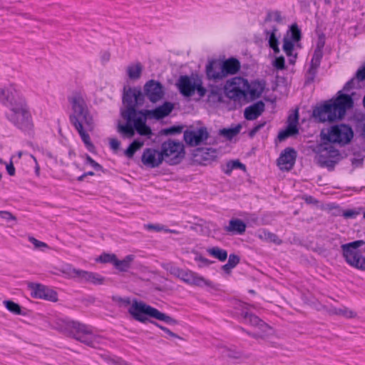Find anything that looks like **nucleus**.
<instances>
[{
    "mask_svg": "<svg viewBox=\"0 0 365 365\" xmlns=\"http://www.w3.org/2000/svg\"><path fill=\"white\" fill-rule=\"evenodd\" d=\"M143 93L140 90L124 88L123 101L126 108L121 110V116L125 123L118 122L117 126L118 132L124 138H133L135 130L140 135L150 137L152 135L150 128L145 125V118L142 115L140 110L137 111L135 108L143 103Z\"/></svg>",
    "mask_w": 365,
    "mask_h": 365,
    "instance_id": "obj_1",
    "label": "nucleus"
},
{
    "mask_svg": "<svg viewBox=\"0 0 365 365\" xmlns=\"http://www.w3.org/2000/svg\"><path fill=\"white\" fill-rule=\"evenodd\" d=\"M113 300L120 306H129L128 312L133 319L139 322L147 323L149 321V318H153L165 322L169 324L175 325L178 324L176 319L160 312L143 301L134 299L131 302L129 298H122L120 297H113Z\"/></svg>",
    "mask_w": 365,
    "mask_h": 365,
    "instance_id": "obj_2",
    "label": "nucleus"
},
{
    "mask_svg": "<svg viewBox=\"0 0 365 365\" xmlns=\"http://www.w3.org/2000/svg\"><path fill=\"white\" fill-rule=\"evenodd\" d=\"M353 106V100L349 95L339 93L335 99L327 101L313 111V117L319 122H333L341 119L347 109Z\"/></svg>",
    "mask_w": 365,
    "mask_h": 365,
    "instance_id": "obj_3",
    "label": "nucleus"
},
{
    "mask_svg": "<svg viewBox=\"0 0 365 365\" xmlns=\"http://www.w3.org/2000/svg\"><path fill=\"white\" fill-rule=\"evenodd\" d=\"M58 329L64 334L72 337L89 346L95 347L101 344L102 337L95 334L92 329L87 325L78 322L62 321L59 324Z\"/></svg>",
    "mask_w": 365,
    "mask_h": 365,
    "instance_id": "obj_4",
    "label": "nucleus"
},
{
    "mask_svg": "<svg viewBox=\"0 0 365 365\" xmlns=\"http://www.w3.org/2000/svg\"><path fill=\"white\" fill-rule=\"evenodd\" d=\"M6 118L11 123L22 130H30L33 128L32 118L26 101L20 96L11 98Z\"/></svg>",
    "mask_w": 365,
    "mask_h": 365,
    "instance_id": "obj_5",
    "label": "nucleus"
},
{
    "mask_svg": "<svg viewBox=\"0 0 365 365\" xmlns=\"http://www.w3.org/2000/svg\"><path fill=\"white\" fill-rule=\"evenodd\" d=\"M365 245L362 240L344 244L341 246L342 256L346 262L356 269L365 272V257L359 248Z\"/></svg>",
    "mask_w": 365,
    "mask_h": 365,
    "instance_id": "obj_6",
    "label": "nucleus"
},
{
    "mask_svg": "<svg viewBox=\"0 0 365 365\" xmlns=\"http://www.w3.org/2000/svg\"><path fill=\"white\" fill-rule=\"evenodd\" d=\"M60 272L67 278L76 279L81 282L101 285L105 282V278L101 274L83 269H80L67 264L60 269Z\"/></svg>",
    "mask_w": 365,
    "mask_h": 365,
    "instance_id": "obj_7",
    "label": "nucleus"
},
{
    "mask_svg": "<svg viewBox=\"0 0 365 365\" xmlns=\"http://www.w3.org/2000/svg\"><path fill=\"white\" fill-rule=\"evenodd\" d=\"M71 123L78 131L87 148L89 150H93L94 145L91 140L88 133H87L88 131H93L95 127L92 114L88 113L83 116H80L71 120Z\"/></svg>",
    "mask_w": 365,
    "mask_h": 365,
    "instance_id": "obj_8",
    "label": "nucleus"
},
{
    "mask_svg": "<svg viewBox=\"0 0 365 365\" xmlns=\"http://www.w3.org/2000/svg\"><path fill=\"white\" fill-rule=\"evenodd\" d=\"M177 86L181 94L185 97H190L197 91L200 97H204L207 90L202 86V80L197 76H182L180 77Z\"/></svg>",
    "mask_w": 365,
    "mask_h": 365,
    "instance_id": "obj_9",
    "label": "nucleus"
},
{
    "mask_svg": "<svg viewBox=\"0 0 365 365\" xmlns=\"http://www.w3.org/2000/svg\"><path fill=\"white\" fill-rule=\"evenodd\" d=\"M249 88L248 81L241 77H234L228 80L225 85V92L229 98L240 101L247 98Z\"/></svg>",
    "mask_w": 365,
    "mask_h": 365,
    "instance_id": "obj_10",
    "label": "nucleus"
},
{
    "mask_svg": "<svg viewBox=\"0 0 365 365\" xmlns=\"http://www.w3.org/2000/svg\"><path fill=\"white\" fill-rule=\"evenodd\" d=\"M323 140L341 145L349 143L354 136L352 129L344 124L332 126L327 134L321 133Z\"/></svg>",
    "mask_w": 365,
    "mask_h": 365,
    "instance_id": "obj_11",
    "label": "nucleus"
},
{
    "mask_svg": "<svg viewBox=\"0 0 365 365\" xmlns=\"http://www.w3.org/2000/svg\"><path fill=\"white\" fill-rule=\"evenodd\" d=\"M160 151L163 160L171 165L178 163L184 156L182 143L172 140L164 142Z\"/></svg>",
    "mask_w": 365,
    "mask_h": 365,
    "instance_id": "obj_12",
    "label": "nucleus"
},
{
    "mask_svg": "<svg viewBox=\"0 0 365 365\" xmlns=\"http://www.w3.org/2000/svg\"><path fill=\"white\" fill-rule=\"evenodd\" d=\"M324 140L322 143L317 145L314 148L316 153L315 159L321 166L329 167L332 164L330 158L335 157L338 154V151L334 148L331 142L327 140Z\"/></svg>",
    "mask_w": 365,
    "mask_h": 365,
    "instance_id": "obj_13",
    "label": "nucleus"
},
{
    "mask_svg": "<svg viewBox=\"0 0 365 365\" xmlns=\"http://www.w3.org/2000/svg\"><path fill=\"white\" fill-rule=\"evenodd\" d=\"M68 102L72 110L69 116L70 121L91 113L86 102L85 96L81 92H73L68 97Z\"/></svg>",
    "mask_w": 365,
    "mask_h": 365,
    "instance_id": "obj_14",
    "label": "nucleus"
},
{
    "mask_svg": "<svg viewBox=\"0 0 365 365\" xmlns=\"http://www.w3.org/2000/svg\"><path fill=\"white\" fill-rule=\"evenodd\" d=\"M325 39L326 38L324 34H319L317 46L311 61L310 68L308 71V74L312 79L314 78L317 70L320 65L321 59L323 56V48L325 45Z\"/></svg>",
    "mask_w": 365,
    "mask_h": 365,
    "instance_id": "obj_15",
    "label": "nucleus"
},
{
    "mask_svg": "<svg viewBox=\"0 0 365 365\" xmlns=\"http://www.w3.org/2000/svg\"><path fill=\"white\" fill-rule=\"evenodd\" d=\"M208 137L209 133L205 127H200L184 132V140L186 143L190 146L199 145L206 140Z\"/></svg>",
    "mask_w": 365,
    "mask_h": 365,
    "instance_id": "obj_16",
    "label": "nucleus"
},
{
    "mask_svg": "<svg viewBox=\"0 0 365 365\" xmlns=\"http://www.w3.org/2000/svg\"><path fill=\"white\" fill-rule=\"evenodd\" d=\"M144 95L150 102L157 103L163 98L165 93L160 82L150 80L144 86Z\"/></svg>",
    "mask_w": 365,
    "mask_h": 365,
    "instance_id": "obj_17",
    "label": "nucleus"
},
{
    "mask_svg": "<svg viewBox=\"0 0 365 365\" xmlns=\"http://www.w3.org/2000/svg\"><path fill=\"white\" fill-rule=\"evenodd\" d=\"M29 287L31 292V296L38 299H44L53 302L58 301L57 293L43 285L40 284H30Z\"/></svg>",
    "mask_w": 365,
    "mask_h": 365,
    "instance_id": "obj_18",
    "label": "nucleus"
},
{
    "mask_svg": "<svg viewBox=\"0 0 365 365\" xmlns=\"http://www.w3.org/2000/svg\"><path fill=\"white\" fill-rule=\"evenodd\" d=\"M163 160L161 151L153 148L145 149L141 156L143 164L150 168L159 167Z\"/></svg>",
    "mask_w": 365,
    "mask_h": 365,
    "instance_id": "obj_19",
    "label": "nucleus"
},
{
    "mask_svg": "<svg viewBox=\"0 0 365 365\" xmlns=\"http://www.w3.org/2000/svg\"><path fill=\"white\" fill-rule=\"evenodd\" d=\"M180 279L190 285L197 287L207 286L213 287V284L211 281L204 278L198 274L188 269H182Z\"/></svg>",
    "mask_w": 365,
    "mask_h": 365,
    "instance_id": "obj_20",
    "label": "nucleus"
},
{
    "mask_svg": "<svg viewBox=\"0 0 365 365\" xmlns=\"http://www.w3.org/2000/svg\"><path fill=\"white\" fill-rule=\"evenodd\" d=\"M173 108L174 106L172 103L165 102L162 106L157 107L155 109L142 110H140V113L145 118V121L148 118L160 120L168 116L172 112Z\"/></svg>",
    "mask_w": 365,
    "mask_h": 365,
    "instance_id": "obj_21",
    "label": "nucleus"
},
{
    "mask_svg": "<svg viewBox=\"0 0 365 365\" xmlns=\"http://www.w3.org/2000/svg\"><path fill=\"white\" fill-rule=\"evenodd\" d=\"M296 152L293 148H287L281 153L277 160L280 170L289 171L294 165Z\"/></svg>",
    "mask_w": 365,
    "mask_h": 365,
    "instance_id": "obj_22",
    "label": "nucleus"
},
{
    "mask_svg": "<svg viewBox=\"0 0 365 365\" xmlns=\"http://www.w3.org/2000/svg\"><path fill=\"white\" fill-rule=\"evenodd\" d=\"M206 75L209 80L215 81L222 80L225 78L220 61H211L206 65Z\"/></svg>",
    "mask_w": 365,
    "mask_h": 365,
    "instance_id": "obj_23",
    "label": "nucleus"
},
{
    "mask_svg": "<svg viewBox=\"0 0 365 365\" xmlns=\"http://www.w3.org/2000/svg\"><path fill=\"white\" fill-rule=\"evenodd\" d=\"M278 32V28L275 25L265 26L264 35L266 39L268 41L269 46L273 50L275 54L279 53L280 50L279 48V40L277 37V33Z\"/></svg>",
    "mask_w": 365,
    "mask_h": 365,
    "instance_id": "obj_24",
    "label": "nucleus"
},
{
    "mask_svg": "<svg viewBox=\"0 0 365 365\" xmlns=\"http://www.w3.org/2000/svg\"><path fill=\"white\" fill-rule=\"evenodd\" d=\"M298 123V113L291 115L288 118V125L286 130L281 131L278 135L280 141L285 140L287 137L295 135L298 133L297 125Z\"/></svg>",
    "mask_w": 365,
    "mask_h": 365,
    "instance_id": "obj_25",
    "label": "nucleus"
},
{
    "mask_svg": "<svg viewBox=\"0 0 365 365\" xmlns=\"http://www.w3.org/2000/svg\"><path fill=\"white\" fill-rule=\"evenodd\" d=\"M325 309L329 315L332 316L344 317L346 319H354L357 317V313L355 311L344 306L336 307L333 305H329L326 307Z\"/></svg>",
    "mask_w": 365,
    "mask_h": 365,
    "instance_id": "obj_26",
    "label": "nucleus"
},
{
    "mask_svg": "<svg viewBox=\"0 0 365 365\" xmlns=\"http://www.w3.org/2000/svg\"><path fill=\"white\" fill-rule=\"evenodd\" d=\"M264 108L265 105L262 101H257L245 109V118L248 120H254L262 115Z\"/></svg>",
    "mask_w": 365,
    "mask_h": 365,
    "instance_id": "obj_27",
    "label": "nucleus"
},
{
    "mask_svg": "<svg viewBox=\"0 0 365 365\" xmlns=\"http://www.w3.org/2000/svg\"><path fill=\"white\" fill-rule=\"evenodd\" d=\"M221 64L225 77L228 75H234L237 73L240 69V61L234 58L227 59L221 62Z\"/></svg>",
    "mask_w": 365,
    "mask_h": 365,
    "instance_id": "obj_28",
    "label": "nucleus"
},
{
    "mask_svg": "<svg viewBox=\"0 0 365 365\" xmlns=\"http://www.w3.org/2000/svg\"><path fill=\"white\" fill-rule=\"evenodd\" d=\"M194 155L198 161H211L216 158L217 153L212 148H201L195 150Z\"/></svg>",
    "mask_w": 365,
    "mask_h": 365,
    "instance_id": "obj_29",
    "label": "nucleus"
},
{
    "mask_svg": "<svg viewBox=\"0 0 365 365\" xmlns=\"http://www.w3.org/2000/svg\"><path fill=\"white\" fill-rule=\"evenodd\" d=\"M265 83L263 81L252 82L250 85L249 84L247 96L249 95L251 100L258 98L263 93Z\"/></svg>",
    "mask_w": 365,
    "mask_h": 365,
    "instance_id": "obj_30",
    "label": "nucleus"
},
{
    "mask_svg": "<svg viewBox=\"0 0 365 365\" xmlns=\"http://www.w3.org/2000/svg\"><path fill=\"white\" fill-rule=\"evenodd\" d=\"M257 329V331L254 333L247 332V334L256 339H266L273 334L272 328L264 322L260 323Z\"/></svg>",
    "mask_w": 365,
    "mask_h": 365,
    "instance_id": "obj_31",
    "label": "nucleus"
},
{
    "mask_svg": "<svg viewBox=\"0 0 365 365\" xmlns=\"http://www.w3.org/2000/svg\"><path fill=\"white\" fill-rule=\"evenodd\" d=\"M240 306L242 307L241 316L243 319V322L254 327L257 328L259 326L260 323L262 322V321L260 319H259L256 315L248 312L247 311V308H244L245 304H240Z\"/></svg>",
    "mask_w": 365,
    "mask_h": 365,
    "instance_id": "obj_32",
    "label": "nucleus"
},
{
    "mask_svg": "<svg viewBox=\"0 0 365 365\" xmlns=\"http://www.w3.org/2000/svg\"><path fill=\"white\" fill-rule=\"evenodd\" d=\"M246 225L240 219H232L230 220L229 225L225 227L227 232L242 234L245 232Z\"/></svg>",
    "mask_w": 365,
    "mask_h": 365,
    "instance_id": "obj_33",
    "label": "nucleus"
},
{
    "mask_svg": "<svg viewBox=\"0 0 365 365\" xmlns=\"http://www.w3.org/2000/svg\"><path fill=\"white\" fill-rule=\"evenodd\" d=\"M134 259L135 255H127L120 260L116 258L114 267L120 272H128L131 267Z\"/></svg>",
    "mask_w": 365,
    "mask_h": 365,
    "instance_id": "obj_34",
    "label": "nucleus"
},
{
    "mask_svg": "<svg viewBox=\"0 0 365 365\" xmlns=\"http://www.w3.org/2000/svg\"><path fill=\"white\" fill-rule=\"evenodd\" d=\"M294 42L292 41L289 36V34L284 37L282 48L286 55L288 57H290L289 62L291 63H294L297 58V55H293L292 53L294 46Z\"/></svg>",
    "mask_w": 365,
    "mask_h": 365,
    "instance_id": "obj_35",
    "label": "nucleus"
},
{
    "mask_svg": "<svg viewBox=\"0 0 365 365\" xmlns=\"http://www.w3.org/2000/svg\"><path fill=\"white\" fill-rule=\"evenodd\" d=\"M257 237L263 241L272 242L275 245H279L282 243V240L276 234L265 230H260L257 234Z\"/></svg>",
    "mask_w": 365,
    "mask_h": 365,
    "instance_id": "obj_36",
    "label": "nucleus"
},
{
    "mask_svg": "<svg viewBox=\"0 0 365 365\" xmlns=\"http://www.w3.org/2000/svg\"><path fill=\"white\" fill-rule=\"evenodd\" d=\"M143 71V66L140 63L129 65L126 68L128 78L131 80L140 78Z\"/></svg>",
    "mask_w": 365,
    "mask_h": 365,
    "instance_id": "obj_37",
    "label": "nucleus"
},
{
    "mask_svg": "<svg viewBox=\"0 0 365 365\" xmlns=\"http://www.w3.org/2000/svg\"><path fill=\"white\" fill-rule=\"evenodd\" d=\"M207 101L209 103L212 104L220 103L222 101V93L221 88L217 86L211 87L209 90Z\"/></svg>",
    "mask_w": 365,
    "mask_h": 365,
    "instance_id": "obj_38",
    "label": "nucleus"
},
{
    "mask_svg": "<svg viewBox=\"0 0 365 365\" xmlns=\"http://www.w3.org/2000/svg\"><path fill=\"white\" fill-rule=\"evenodd\" d=\"M207 253L220 262H224L227 258V252L219 247H211L207 249Z\"/></svg>",
    "mask_w": 365,
    "mask_h": 365,
    "instance_id": "obj_39",
    "label": "nucleus"
},
{
    "mask_svg": "<svg viewBox=\"0 0 365 365\" xmlns=\"http://www.w3.org/2000/svg\"><path fill=\"white\" fill-rule=\"evenodd\" d=\"M240 262V257L235 255H230L227 262L222 266V269L227 274H230L231 270L235 267Z\"/></svg>",
    "mask_w": 365,
    "mask_h": 365,
    "instance_id": "obj_40",
    "label": "nucleus"
},
{
    "mask_svg": "<svg viewBox=\"0 0 365 365\" xmlns=\"http://www.w3.org/2000/svg\"><path fill=\"white\" fill-rule=\"evenodd\" d=\"M143 145V141L134 140L125 150V155L129 158H133L135 152L140 150Z\"/></svg>",
    "mask_w": 365,
    "mask_h": 365,
    "instance_id": "obj_41",
    "label": "nucleus"
},
{
    "mask_svg": "<svg viewBox=\"0 0 365 365\" xmlns=\"http://www.w3.org/2000/svg\"><path fill=\"white\" fill-rule=\"evenodd\" d=\"M241 128L240 125H237L235 128H224L220 130V134L230 140L240 133Z\"/></svg>",
    "mask_w": 365,
    "mask_h": 365,
    "instance_id": "obj_42",
    "label": "nucleus"
},
{
    "mask_svg": "<svg viewBox=\"0 0 365 365\" xmlns=\"http://www.w3.org/2000/svg\"><path fill=\"white\" fill-rule=\"evenodd\" d=\"M241 169L243 171H246V166L241 163L239 160L230 161L226 165V169L225 173L227 175H230L234 169Z\"/></svg>",
    "mask_w": 365,
    "mask_h": 365,
    "instance_id": "obj_43",
    "label": "nucleus"
},
{
    "mask_svg": "<svg viewBox=\"0 0 365 365\" xmlns=\"http://www.w3.org/2000/svg\"><path fill=\"white\" fill-rule=\"evenodd\" d=\"M282 21V18L281 16L280 12L279 11H273V12H269L267 14V16L264 19V26H269L272 25V21H276L277 23H280Z\"/></svg>",
    "mask_w": 365,
    "mask_h": 365,
    "instance_id": "obj_44",
    "label": "nucleus"
},
{
    "mask_svg": "<svg viewBox=\"0 0 365 365\" xmlns=\"http://www.w3.org/2000/svg\"><path fill=\"white\" fill-rule=\"evenodd\" d=\"M289 34V36L292 41L298 42L301 39V31L297 24H292L290 26L289 31L287 34Z\"/></svg>",
    "mask_w": 365,
    "mask_h": 365,
    "instance_id": "obj_45",
    "label": "nucleus"
},
{
    "mask_svg": "<svg viewBox=\"0 0 365 365\" xmlns=\"http://www.w3.org/2000/svg\"><path fill=\"white\" fill-rule=\"evenodd\" d=\"M116 258L117 257L114 254L104 253L100 255L98 258L96 259V261L101 263H112L114 266Z\"/></svg>",
    "mask_w": 365,
    "mask_h": 365,
    "instance_id": "obj_46",
    "label": "nucleus"
},
{
    "mask_svg": "<svg viewBox=\"0 0 365 365\" xmlns=\"http://www.w3.org/2000/svg\"><path fill=\"white\" fill-rule=\"evenodd\" d=\"M4 304L5 305L6 309L11 312L14 313L16 314H21V307L18 304L14 302L13 301L5 300L4 301Z\"/></svg>",
    "mask_w": 365,
    "mask_h": 365,
    "instance_id": "obj_47",
    "label": "nucleus"
},
{
    "mask_svg": "<svg viewBox=\"0 0 365 365\" xmlns=\"http://www.w3.org/2000/svg\"><path fill=\"white\" fill-rule=\"evenodd\" d=\"M29 240L31 242L36 249L43 250V249L48 248V246L43 242L39 241L34 237H29Z\"/></svg>",
    "mask_w": 365,
    "mask_h": 365,
    "instance_id": "obj_48",
    "label": "nucleus"
},
{
    "mask_svg": "<svg viewBox=\"0 0 365 365\" xmlns=\"http://www.w3.org/2000/svg\"><path fill=\"white\" fill-rule=\"evenodd\" d=\"M227 356L232 359H247V356L242 351L237 350H229Z\"/></svg>",
    "mask_w": 365,
    "mask_h": 365,
    "instance_id": "obj_49",
    "label": "nucleus"
},
{
    "mask_svg": "<svg viewBox=\"0 0 365 365\" xmlns=\"http://www.w3.org/2000/svg\"><path fill=\"white\" fill-rule=\"evenodd\" d=\"M0 218L7 222L16 220V217L9 211H0Z\"/></svg>",
    "mask_w": 365,
    "mask_h": 365,
    "instance_id": "obj_50",
    "label": "nucleus"
},
{
    "mask_svg": "<svg viewBox=\"0 0 365 365\" xmlns=\"http://www.w3.org/2000/svg\"><path fill=\"white\" fill-rule=\"evenodd\" d=\"M273 66L279 70H283L285 68V61L283 56H279L275 58L273 62Z\"/></svg>",
    "mask_w": 365,
    "mask_h": 365,
    "instance_id": "obj_51",
    "label": "nucleus"
},
{
    "mask_svg": "<svg viewBox=\"0 0 365 365\" xmlns=\"http://www.w3.org/2000/svg\"><path fill=\"white\" fill-rule=\"evenodd\" d=\"M148 322H150V323H153L154 324L156 327H158V328H160V329H162L163 331H164L165 333H167L168 335H170L171 337H173V338H177V339H182L181 337H180L178 335H177L176 334H175L174 332L171 331L170 329H168V328L165 327H163L162 325L156 323V322H154L153 321H150L149 320Z\"/></svg>",
    "mask_w": 365,
    "mask_h": 365,
    "instance_id": "obj_52",
    "label": "nucleus"
},
{
    "mask_svg": "<svg viewBox=\"0 0 365 365\" xmlns=\"http://www.w3.org/2000/svg\"><path fill=\"white\" fill-rule=\"evenodd\" d=\"M195 260L200 263L199 267H200L208 266L211 264L210 260H208L207 259H206L205 257H202L201 255H199V254L196 255V256L195 257Z\"/></svg>",
    "mask_w": 365,
    "mask_h": 365,
    "instance_id": "obj_53",
    "label": "nucleus"
},
{
    "mask_svg": "<svg viewBox=\"0 0 365 365\" xmlns=\"http://www.w3.org/2000/svg\"><path fill=\"white\" fill-rule=\"evenodd\" d=\"M86 163L91 165L96 170H102V166L96 163L94 160H93L89 155H86Z\"/></svg>",
    "mask_w": 365,
    "mask_h": 365,
    "instance_id": "obj_54",
    "label": "nucleus"
},
{
    "mask_svg": "<svg viewBox=\"0 0 365 365\" xmlns=\"http://www.w3.org/2000/svg\"><path fill=\"white\" fill-rule=\"evenodd\" d=\"M110 364H112L113 365H128V364L118 358H110L108 357L106 359Z\"/></svg>",
    "mask_w": 365,
    "mask_h": 365,
    "instance_id": "obj_55",
    "label": "nucleus"
},
{
    "mask_svg": "<svg viewBox=\"0 0 365 365\" xmlns=\"http://www.w3.org/2000/svg\"><path fill=\"white\" fill-rule=\"evenodd\" d=\"M110 147L111 149H113L114 151H117L119 149L120 143L118 140L115 138H111L110 139Z\"/></svg>",
    "mask_w": 365,
    "mask_h": 365,
    "instance_id": "obj_56",
    "label": "nucleus"
},
{
    "mask_svg": "<svg viewBox=\"0 0 365 365\" xmlns=\"http://www.w3.org/2000/svg\"><path fill=\"white\" fill-rule=\"evenodd\" d=\"M265 122L260 123L257 124L256 126H255L250 131V136L253 137L262 128H263L265 125Z\"/></svg>",
    "mask_w": 365,
    "mask_h": 365,
    "instance_id": "obj_57",
    "label": "nucleus"
},
{
    "mask_svg": "<svg viewBox=\"0 0 365 365\" xmlns=\"http://www.w3.org/2000/svg\"><path fill=\"white\" fill-rule=\"evenodd\" d=\"M182 131L181 127H171L170 128L165 130V134H175V133H180Z\"/></svg>",
    "mask_w": 365,
    "mask_h": 365,
    "instance_id": "obj_58",
    "label": "nucleus"
},
{
    "mask_svg": "<svg viewBox=\"0 0 365 365\" xmlns=\"http://www.w3.org/2000/svg\"><path fill=\"white\" fill-rule=\"evenodd\" d=\"M358 214H359V212H356V211L352 210H349L344 211V212H343V216H344L345 218H354V217H355Z\"/></svg>",
    "mask_w": 365,
    "mask_h": 365,
    "instance_id": "obj_59",
    "label": "nucleus"
},
{
    "mask_svg": "<svg viewBox=\"0 0 365 365\" xmlns=\"http://www.w3.org/2000/svg\"><path fill=\"white\" fill-rule=\"evenodd\" d=\"M13 158L14 157L11 158L10 163L6 165V170L11 176H14L15 175V168L12 163Z\"/></svg>",
    "mask_w": 365,
    "mask_h": 365,
    "instance_id": "obj_60",
    "label": "nucleus"
},
{
    "mask_svg": "<svg viewBox=\"0 0 365 365\" xmlns=\"http://www.w3.org/2000/svg\"><path fill=\"white\" fill-rule=\"evenodd\" d=\"M182 272V269H180L178 267H171L170 270V272L171 273V274H173V276L178 277L180 279V276H181V272Z\"/></svg>",
    "mask_w": 365,
    "mask_h": 365,
    "instance_id": "obj_61",
    "label": "nucleus"
},
{
    "mask_svg": "<svg viewBox=\"0 0 365 365\" xmlns=\"http://www.w3.org/2000/svg\"><path fill=\"white\" fill-rule=\"evenodd\" d=\"M145 227L149 230H155L156 232H160L163 230V227L159 225L148 224L145 225Z\"/></svg>",
    "mask_w": 365,
    "mask_h": 365,
    "instance_id": "obj_62",
    "label": "nucleus"
},
{
    "mask_svg": "<svg viewBox=\"0 0 365 365\" xmlns=\"http://www.w3.org/2000/svg\"><path fill=\"white\" fill-rule=\"evenodd\" d=\"M356 78L359 80V81H363L365 79V67L361 68V69H359L356 74Z\"/></svg>",
    "mask_w": 365,
    "mask_h": 365,
    "instance_id": "obj_63",
    "label": "nucleus"
},
{
    "mask_svg": "<svg viewBox=\"0 0 365 365\" xmlns=\"http://www.w3.org/2000/svg\"><path fill=\"white\" fill-rule=\"evenodd\" d=\"M110 58V53L109 52H103L101 56V59L103 63H107Z\"/></svg>",
    "mask_w": 365,
    "mask_h": 365,
    "instance_id": "obj_64",
    "label": "nucleus"
}]
</instances>
